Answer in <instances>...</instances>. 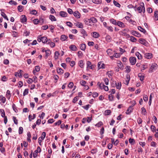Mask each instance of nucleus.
I'll return each instance as SVG.
<instances>
[{
  "label": "nucleus",
  "mask_w": 158,
  "mask_h": 158,
  "mask_svg": "<svg viewBox=\"0 0 158 158\" xmlns=\"http://www.w3.org/2000/svg\"><path fill=\"white\" fill-rule=\"evenodd\" d=\"M97 22V20H85V23L88 25L92 26L94 23Z\"/></svg>",
  "instance_id": "f257e3e1"
},
{
  "label": "nucleus",
  "mask_w": 158,
  "mask_h": 158,
  "mask_svg": "<svg viewBox=\"0 0 158 158\" xmlns=\"http://www.w3.org/2000/svg\"><path fill=\"white\" fill-rule=\"evenodd\" d=\"M139 42L145 46H147L148 44V42L146 40L143 38H140L139 39Z\"/></svg>",
  "instance_id": "f03ea898"
},
{
  "label": "nucleus",
  "mask_w": 158,
  "mask_h": 158,
  "mask_svg": "<svg viewBox=\"0 0 158 158\" xmlns=\"http://www.w3.org/2000/svg\"><path fill=\"white\" fill-rule=\"evenodd\" d=\"M41 151V149L38 146L37 147V150L35 151L33 154V156L34 158H35L37 156V153L38 152H40Z\"/></svg>",
  "instance_id": "7ed1b4c3"
},
{
  "label": "nucleus",
  "mask_w": 158,
  "mask_h": 158,
  "mask_svg": "<svg viewBox=\"0 0 158 158\" xmlns=\"http://www.w3.org/2000/svg\"><path fill=\"white\" fill-rule=\"evenodd\" d=\"M129 61L131 65H134L136 62V58L135 57H131L129 59Z\"/></svg>",
  "instance_id": "20e7f679"
},
{
  "label": "nucleus",
  "mask_w": 158,
  "mask_h": 158,
  "mask_svg": "<svg viewBox=\"0 0 158 158\" xmlns=\"http://www.w3.org/2000/svg\"><path fill=\"white\" fill-rule=\"evenodd\" d=\"M157 65L156 63H154L152 64L151 66V71L149 70V72H153V70H156L157 69Z\"/></svg>",
  "instance_id": "39448f33"
},
{
  "label": "nucleus",
  "mask_w": 158,
  "mask_h": 158,
  "mask_svg": "<svg viewBox=\"0 0 158 158\" xmlns=\"http://www.w3.org/2000/svg\"><path fill=\"white\" fill-rule=\"evenodd\" d=\"M87 69H93L94 68V66L93 65H92L91 63L88 61L87 62Z\"/></svg>",
  "instance_id": "423d86ee"
},
{
  "label": "nucleus",
  "mask_w": 158,
  "mask_h": 158,
  "mask_svg": "<svg viewBox=\"0 0 158 158\" xmlns=\"http://www.w3.org/2000/svg\"><path fill=\"white\" fill-rule=\"evenodd\" d=\"M135 105V103L134 104H133V105H131V106H130L127 110L126 111V113L127 114H129L131 113L132 112V107Z\"/></svg>",
  "instance_id": "0eeeda50"
},
{
  "label": "nucleus",
  "mask_w": 158,
  "mask_h": 158,
  "mask_svg": "<svg viewBox=\"0 0 158 158\" xmlns=\"http://www.w3.org/2000/svg\"><path fill=\"white\" fill-rule=\"evenodd\" d=\"M131 32V34L135 36H137L139 37L141 36V35L140 34L135 31H132Z\"/></svg>",
  "instance_id": "6e6552de"
},
{
  "label": "nucleus",
  "mask_w": 158,
  "mask_h": 158,
  "mask_svg": "<svg viewBox=\"0 0 158 158\" xmlns=\"http://www.w3.org/2000/svg\"><path fill=\"white\" fill-rule=\"evenodd\" d=\"M144 56L147 59H151L152 57V54L150 53H146L144 54Z\"/></svg>",
  "instance_id": "1a4fd4ad"
},
{
  "label": "nucleus",
  "mask_w": 158,
  "mask_h": 158,
  "mask_svg": "<svg viewBox=\"0 0 158 158\" xmlns=\"http://www.w3.org/2000/svg\"><path fill=\"white\" fill-rule=\"evenodd\" d=\"M105 64L103 63H102L101 62H99L98 63V69H104V68Z\"/></svg>",
  "instance_id": "9d476101"
},
{
  "label": "nucleus",
  "mask_w": 158,
  "mask_h": 158,
  "mask_svg": "<svg viewBox=\"0 0 158 158\" xmlns=\"http://www.w3.org/2000/svg\"><path fill=\"white\" fill-rule=\"evenodd\" d=\"M4 10L3 9H2L1 10V15L2 17H3L6 20H8V18L7 16L5 14V13L3 12Z\"/></svg>",
  "instance_id": "9b49d317"
},
{
  "label": "nucleus",
  "mask_w": 158,
  "mask_h": 158,
  "mask_svg": "<svg viewBox=\"0 0 158 158\" xmlns=\"http://www.w3.org/2000/svg\"><path fill=\"white\" fill-rule=\"evenodd\" d=\"M73 14L74 16L75 17L77 18H80V14L78 11H76L75 12H74Z\"/></svg>",
  "instance_id": "f8f14e48"
},
{
  "label": "nucleus",
  "mask_w": 158,
  "mask_h": 158,
  "mask_svg": "<svg viewBox=\"0 0 158 158\" xmlns=\"http://www.w3.org/2000/svg\"><path fill=\"white\" fill-rule=\"evenodd\" d=\"M92 33L93 37L95 38H98L100 36L99 34L97 32H93Z\"/></svg>",
  "instance_id": "ddd939ff"
},
{
  "label": "nucleus",
  "mask_w": 158,
  "mask_h": 158,
  "mask_svg": "<svg viewBox=\"0 0 158 158\" xmlns=\"http://www.w3.org/2000/svg\"><path fill=\"white\" fill-rule=\"evenodd\" d=\"M120 56V55L119 53H114L113 56H110V57L112 59H113L114 57L116 58L119 57Z\"/></svg>",
  "instance_id": "4468645a"
},
{
  "label": "nucleus",
  "mask_w": 158,
  "mask_h": 158,
  "mask_svg": "<svg viewBox=\"0 0 158 158\" xmlns=\"http://www.w3.org/2000/svg\"><path fill=\"white\" fill-rule=\"evenodd\" d=\"M41 41L44 43H45L48 42V40H47V38L45 36L42 37L41 36Z\"/></svg>",
  "instance_id": "2eb2a0df"
},
{
  "label": "nucleus",
  "mask_w": 158,
  "mask_h": 158,
  "mask_svg": "<svg viewBox=\"0 0 158 158\" xmlns=\"http://www.w3.org/2000/svg\"><path fill=\"white\" fill-rule=\"evenodd\" d=\"M27 140L28 142H31L30 138L31 137V134L29 131H28L27 133Z\"/></svg>",
  "instance_id": "dca6fc26"
},
{
  "label": "nucleus",
  "mask_w": 158,
  "mask_h": 158,
  "mask_svg": "<svg viewBox=\"0 0 158 158\" xmlns=\"http://www.w3.org/2000/svg\"><path fill=\"white\" fill-rule=\"evenodd\" d=\"M69 48L71 50L73 51H76L77 50V47L74 45H71L69 47Z\"/></svg>",
  "instance_id": "f3484780"
},
{
  "label": "nucleus",
  "mask_w": 158,
  "mask_h": 158,
  "mask_svg": "<svg viewBox=\"0 0 158 158\" xmlns=\"http://www.w3.org/2000/svg\"><path fill=\"white\" fill-rule=\"evenodd\" d=\"M75 25L80 28H82L83 27L82 23L80 22H76L75 23Z\"/></svg>",
  "instance_id": "a211bd4d"
},
{
  "label": "nucleus",
  "mask_w": 158,
  "mask_h": 158,
  "mask_svg": "<svg viewBox=\"0 0 158 158\" xmlns=\"http://www.w3.org/2000/svg\"><path fill=\"white\" fill-rule=\"evenodd\" d=\"M130 80V78L129 75H127L126 77V80L125 82L124 83L125 84L128 85L129 81Z\"/></svg>",
  "instance_id": "6ab92c4d"
},
{
  "label": "nucleus",
  "mask_w": 158,
  "mask_h": 158,
  "mask_svg": "<svg viewBox=\"0 0 158 158\" xmlns=\"http://www.w3.org/2000/svg\"><path fill=\"white\" fill-rule=\"evenodd\" d=\"M45 52L46 54L45 57L46 59H47L48 56H49L50 54L51 53V52L49 50H46Z\"/></svg>",
  "instance_id": "aec40b11"
},
{
  "label": "nucleus",
  "mask_w": 158,
  "mask_h": 158,
  "mask_svg": "<svg viewBox=\"0 0 158 158\" xmlns=\"http://www.w3.org/2000/svg\"><path fill=\"white\" fill-rule=\"evenodd\" d=\"M138 76L141 81H143L144 78V76L141 73H139L138 74Z\"/></svg>",
  "instance_id": "412c9836"
},
{
  "label": "nucleus",
  "mask_w": 158,
  "mask_h": 158,
  "mask_svg": "<svg viewBox=\"0 0 158 158\" xmlns=\"http://www.w3.org/2000/svg\"><path fill=\"white\" fill-rule=\"evenodd\" d=\"M138 29L141 32H143L144 34L146 33V31L141 26H139L138 27Z\"/></svg>",
  "instance_id": "4be33fe9"
},
{
  "label": "nucleus",
  "mask_w": 158,
  "mask_h": 158,
  "mask_svg": "<svg viewBox=\"0 0 158 158\" xmlns=\"http://www.w3.org/2000/svg\"><path fill=\"white\" fill-rule=\"evenodd\" d=\"M60 15L62 17H65L67 16V14L64 11H60Z\"/></svg>",
  "instance_id": "5701e85b"
},
{
  "label": "nucleus",
  "mask_w": 158,
  "mask_h": 158,
  "mask_svg": "<svg viewBox=\"0 0 158 158\" xmlns=\"http://www.w3.org/2000/svg\"><path fill=\"white\" fill-rule=\"evenodd\" d=\"M57 73L60 74H62L64 73V70L61 68H58L57 69Z\"/></svg>",
  "instance_id": "b1692460"
},
{
  "label": "nucleus",
  "mask_w": 158,
  "mask_h": 158,
  "mask_svg": "<svg viewBox=\"0 0 158 158\" xmlns=\"http://www.w3.org/2000/svg\"><path fill=\"white\" fill-rule=\"evenodd\" d=\"M135 55L137 57L138 59L139 60H141L142 58L141 55L138 52H135Z\"/></svg>",
  "instance_id": "393cba45"
},
{
  "label": "nucleus",
  "mask_w": 158,
  "mask_h": 158,
  "mask_svg": "<svg viewBox=\"0 0 158 158\" xmlns=\"http://www.w3.org/2000/svg\"><path fill=\"white\" fill-rule=\"evenodd\" d=\"M6 96V98L8 99H9L11 96V95L10 93V91L9 90H8L7 91Z\"/></svg>",
  "instance_id": "a878e982"
},
{
  "label": "nucleus",
  "mask_w": 158,
  "mask_h": 158,
  "mask_svg": "<svg viewBox=\"0 0 158 158\" xmlns=\"http://www.w3.org/2000/svg\"><path fill=\"white\" fill-rule=\"evenodd\" d=\"M81 33L82 34L83 36H87V34L86 31L84 29H82L81 31Z\"/></svg>",
  "instance_id": "bb28decb"
},
{
  "label": "nucleus",
  "mask_w": 158,
  "mask_h": 158,
  "mask_svg": "<svg viewBox=\"0 0 158 158\" xmlns=\"http://www.w3.org/2000/svg\"><path fill=\"white\" fill-rule=\"evenodd\" d=\"M79 65L81 68H83L84 67V64L83 63V61L82 60H80L79 62Z\"/></svg>",
  "instance_id": "cd10ccee"
},
{
  "label": "nucleus",
  "mask_w": 158,
  "mask_h": 158,
  "mask_svg": "<svg viewBox=\"0 0 158 158\" xmlns=\"http://www.w3.org/2000/svg\"><path fill=\"white\" fill-rule=\"evenodd\" d=\"M92 1L94 3L96 4H100L102 3L101 0H92Z\"/></svg>",
  "instance_id": "c85d7f7f"
},
{
  "label": "nucleus",
  "mask_w": 158,
  "mask_h": 158,
  "mask_svg": "<svg viewBox=\"0 0 158 158\" xmlns=\"http://www.w3.org/2000/svg\"><path fill=\"white\" fill-rule=\"evenodd\" d=\"M68 38V37L64 35H62L61 36L60 40L62 41L66 40Z\"/></svg>",
  "instance_id": "c756f323"
},
{
  "label": "nucleus",
  "mask_w": 158,
  "mask_h": 158,
  "mask_svg": "<svg viewBox=\"0 0 158 158\" xmlns=\"http://www.w3.org/2000/svg\"><path fill=\"white\" fill-rule=\"evenodd\" d=\"M117 24L120 27H125L124 24L120 21H118Z\"/></svg>",
  "instance_id": "7c9ffc66"
},
{
  "label": "nucleus",
  "mask_w": 158,
  "mask_h": 158,
  "mask_svg": "<svg viewBox=\"0 0 158 158\" xmlns=\"http://www.w3.org/2000/svg\"><path fill=\"white\" fill-rule=\"evenodd\" d=\"M86 47V45L85 44H83L81 45L80 48L81 50L85 51V49Z\"/></svg>",
  "instance_id": "2f4dec72"
},
{
  "label": "nucleus",
  "mask_w": 158,
  "mask_h": 158,
  "mask_svg": "<svg viewBox=\"0 0 158 158\" xmlns=\"http://www.w3.org/2000/svg\"><path fill=\"white\" fill-rule=\"evenodd\" d=\"M59 54V52L58 51H56L54 56V58L56 60L58 58Z\"/></svg>",
  "instance_id": "473e14b6"
},
{
  "label": "nucleus",
  "mask_w": 158,
  "mask_h": 158,
  "mask_svg": "<svg viewBox=\"0 0 158 158\" xmlns=\"http://www.w3.org/2000/svg\"><path fill=\"white\" fill-rule=\"evenodd\" d=\"M47 44H50L51 47L52 48H53L55 46V44L54 43L51 42L50 41H49V40Z\"/></svg>",
  "instance_id": "72a5a7b5"
},
{
  "label": "nucleus",
  "mask_w": 158,
  "mask_h": 158,
  "mask_svg": "<svg viewBox=\"0 0 158 158\" xmlns=\"http://www.w3.org/2000/svg\"><path fill=\"white\" fill-rule=\"evenodd\" d=\"M6 99L5 98L3 97L2 95L0 96V101H1L3 103H4L5 102Z\"/></svg>",
  "instance_id": "f704fd0d"
},
{
  "label": "nucleus",
  "mask_w": 158,
  "mask_h": 158,
  "mask_svg": "<svg viewBox=\"0 0 158 158\" xmlns=\"http://www.w3.org/2000/svg\"><path fill=\"white\" fill-rule=\"evenodd\" d=\"M112 50L110 49H108L106 51V52L109 56H110L112 54Z\"/></svg>",
  "instance_id": "c9c22d12"
},
{
  "label": "nucleus",
  "mask_w": 158,
  "mask_h": 158,
  "mask_svg": "<svg viewBox=\"0 0 158 158\" xmlns=\"http://www.w3.org/2000/svg\"><path fill=\"white\" fill-rule=\"evenodd\" d=\"M118 67L121 69H123V65L120 61L119 63H118Z\"/></svg>",
  "instance_id": "e433bc0d"
},
{
  "label": "nucleus",
  "mask_w": 158,
  "mask_h": 158,
  "mask_svg": "<svg viewBox=\"0 0 158 158\" xmlns=\"http://www.w3.org/2000/svg\"><path fill=\"white\" fill-rule=\"evenodd\" d=\"M23 6H19L18 7V10L19 12H21L23 11Z\"/></svg>",
  "instance_id": "4c0bfd02"
},
{
  "label": "nucleus",
  "mask_w": 158,
  "mask_h": 158,
  "mask_svg": "<svg viewBox=\"0 0 158 158\" xmlns=\"http://www.w3.org/2000/svg\"><path fill=\"white\" fill-rule=\"evenodd\" d=\"M142 113L144 115H146L147 114V111L146 109L143 107L141 108Z\"/></svg>",
  "instance_id": "58836bf2"
},
{
  "label": "nucleus",
  "mask_w": 158,
  "mask_h": 158,
  "mask_svg": "<svg viewBox=\"0 0 158 158\" xmlns=\"http://www.w3.org/2000/svg\"><path fill=\"white\" fill-rule=\"evenodd\" d=\"M0 111L2 117H4L6 116H5V112L2 109H0Z\"/></svg>",
  "instance_id": "ea45409f"
},
{
  "label": "nucleus",
  "mask_w": 158,
  "mask_h": 158,
  "mask_svg": "<svg viewBox=\"0 0 158 158\" xmlns=\"http://www.w3.org/2000/svg\"><path fill=\"white\" fill-rule=\"evenodd\" d=\"M142 69L141 70V72H143V71L148 68V67L147 65L145 64H143L142 66Z\"/></svg>",
  "instance_id": "a19ab883"
},
{
  "label": "nucleus",
  "mask_w": 158,
  "mask_h": 158,
  "mask_svg": "<svg viewBox=\"0 0 158 158\" xmlns=\"http://www.w3.org/2000/svg\"><path fill=\"white\" fill-rule=\"evenodd\" d=\"M12 108L13 110L16 113L18 112V110L16 108V107L14 104H13L12 106Z\"/></svg>",
  "instance_id": "79ce46f5"
},
{
  "label": "nucleus",
  "mask_w": 158,
  "mask_h": 158,
  "mask_svg": "<svg viewBox=\"0 0 158 158\" xmlns=\"http://www.w3.org/2000/svg\"><path fill=\"white\" fill-rule=\"evenodd\" d=\"M28 91H29L28 89H25L24 91V92L23 93V95L25 96L26 95H27L28 93Z\"/></svg>",
  "instance_id": "37998d69"
},
{
  "label": "nucleus",
  "mask_w": 158,
  "mask_h": 158,
  "mask_svg": "<svg viewBox=\"0 0 158 158\" xmlns=\"http://www.w3.org/2000/svg\"><path fill=\"white\" fill-rule=\"evenodd\" d=\"M111 113V110H106L105 112V115H109Z\"/></svg>",
  "instance_id": "c03bdc74"
},
{
  "label": "nucleus",
  "mask_w": 158,
  "mask_h": 158,
  "mask_svg": "<svg viewBox=\"0 0 158 158\" xmlns=\"http://www.w3.org/2000/svg\"><path fill=\"white\" fill-rule=\"evenodd\" d=\"M111 86L113 87H115L117 86V83L115 81H113L112 82Z\"/></svg>",
  "instance_id": "a18cd8bd"
},
{
  "label": "nucleus",
  "mask_w": 158,
  "mask_h": 158,
  "mask_svg": "<svg viewBox=\"0 0 158 158\" xmlns=\"http://www.w3.org/2000/svg\"><path fill=\"white\" fill-rule=\"evenodd\" d=\"M130 40L132 41V42H136V39L133 36H131L130 37Z\"/></svg>",
  "instance_id": "49530a36"
},
{
  "label": "nucleus",
  "mask_w": 158,
  "mask_h": 158,
  "mask_svg": "<svg viewBox=\"0 0 158 158\" xmlns=\"http://www.w3.org/2000/svg\"><path fill=\"white\" fill-rule=\"evenodd\" d=\"M23 129L22 127H20L19 129V134H22L23 133Z\"/></svg>",
  "instance_id": "de8ad7c7"
},
{
  "label": "nucleus",
  "mask_w": 158,
  "mask_h": 158,
  "mask_svg": "<svg viewBox=\"0 0 158 158\" xmlns=\"http://www.w3.org/2000/svg\"><path fill=\"white\" fill-rule=\"evenodd\" d=\"M114 96L111 94H110L108 96V98L109 100L110 101H113V100Z\"/></svg>",
  "instance_id": "09e8293b"
},
{
  "label": "nucleus",
  "mask_w": 158,
  "mask_h": 158,
  "mask_svg": "<svg viewBox=\"0 0 158 158\" xmlns=\"http://www.w3.org/2000/svg\"><path fill=\"white\" fill-rule=\"evenodd\" d=\"M46 136V133L44 132H42L41 136L40 138H41L42 139H44Z\"/></svg>",
  "instance_id": "8fccbe9b"
},
{
  "label": "nucleus",
  "mask_w": 158,
  "mask_h": 158,
  "mask_svg": "<svg viewBox=\"0 0 158 158\" xmlns=\"http://www.w3.org/2000/svg\"><path fill=\"white\" fill-rule=\"evenodd\" d=\"M106 39L107 41H108L110 42L111 40V37L109 35H107L106 37Z\"/></svg>",
  "instance_id": "3c124183"
},
{
  "label": "nucleus",
  "mask_w": 158,
  "mask_h": 158,
  "mask_svg": "<svg viewBox=\"0 0 158 158\" xmlns=\"http://www.w3.org/2000/svg\"><path fill=\"white\" fill-rule=\"evenodd\" d=\"M114 4L116 6L118 7H120V5L115 0L113 2Z\"/></svg>",
  "instance_id": "603ef678"
},
{
  "label": "nucleus",
  "mask_w": 158,
  "mask_h": 158,
  "mask_svg": "<svg viewBox=\"0 0 158 158\" xmlns=\"http://www.w3.org/2000/svg\"><path fill=\"white\" fill-rule=\"evenodd\" d=\"M121 83L120 82H119L118 83V85H117V86H116V88L117 89H120L121 88Z\"/></svg>",
  "instance_id": "864d4df0"
},
{
  "label": "nucleus",
  "mask_w": 158,
  "mask_h": 158,
  "mask_svg": "<svg viewBox=\"0 0 158 158\" xmlns=\"http://www.w3.org/2000/svg\"><path fill=\"white\" fill-rule=\"evenodd\" d=\"M12 35L13 37H17L18 36V33L15 31H13Z\"/></svg>",
  "instance_id": "5fc2aeb1"
},
{
  "label": "nucleus",
  "mask_w": 158,
  "mask_h": 158,
  "mask_svg": "<svg viewBox=\"0 0 158 158\" xmlns=\"http://www.w3.org/2000/svg\"><path fill=\"white\" fill-rule=\"evenodd\" d=\"M73 83L72 82H70L69 83L68 85V87L69 88L71 89L73 88Z\"/></svg>",
  "instance_id": "6e6d98bb"
},
{
  "label": "nucleus",
  "mask_w": 158,
  "mask_h": 158,
  "mask_svg": "<svg viewBox=\"0 0 158 158\" xmlns=\"http://www.w3.org/2000/svg\"><path fill=\"white\" fill-rule=\"evenodd\" d=\"M13 120L14 123L17 125L18 124V120L16 119V118L15 117H13Z\"/></svg>",
  "instance_id": "4d7b16f0"
},
{
  "label": "nucleus",
  "mask_w": 158,
  "mask_h": 158,
  "mask_svg": "<svg viewBox=\"0 0 158 158\" xmlns=\"http://www.w3.org/2000/svg\"><path fill=\"white\" fill-rule=\"evenodd\" d=\"M142 6H139L138 7L137 10L138 11L139 13H141L142 11Z\"/></svg>",
  "instance_id": "13d9d810"
},
{
  "label": "nucleus",
  "mask_w": 158,
  "mask_h": 158,
  "mask_svg": "<svg viewBox=\"0 0 158 158\" xmlns=\"http://www.w3.org/2000/svg\"><path fill=\"white\" fill-rule=\"evenodd\" d=\"M129 141L130 143L131 144L134 143L135 141V140L133 139L130 138L129 139Z\"/></svg>",
  "instance_id": "bf43d9fd"
},
{
  "label": "nucleus",
  "mask_w": 158,
  "mask_h": 158,
  "mask_svg": "<svg viewBox=\"0 0 158 158\" xmlns=\"http://www.w3.org/2000/svg\"><path fill=\"white\" fill-rule=\"evenodd\" d=\"M33 81V80L31 78H29L27 81V82L29 84H31L32 83Z\"/></svg>",
  "instance_id": "052dcab7"
},
{
  "label": "nucleus",
  "mask_w": 158,
  "mask_h": 158,
  "mask_svg": "<svg viewBox=\"0 0 158 158\" xmlns=\"http://www.w3.org/2000/svg\"><path fill=\"white\" fill-rule=\"evenodd\" d=\"M7 78L5 76L2 77L1 80L3 81H6L7 80Z\"/></svg>",
  "instance_id": "680f3d73"
},
{
  "label": "nucleus",
  "mask_w": 158,
  "mask_h": 158,
  "mask_svg": "<svg viewBox=\"0 0 158 158\" xmlns=\"http://www.w3.org/2000/svg\"><path fill=\"white\" fill-rule=\"evenodd\" d=\"M150 128L152 131L153 132H154L156 129L155 126L153 125L151 126Z\"/></svg>",
  "instance_id": "e2e57ef3"
},
{
  "label": "nucleus",
  "mask_w": 158,
  "mask_h": 158,
  "mask_svg": "<svg viewBox=\"0 0 158 158\" xmlns=\"http://www.w3.org/2000/svg\"><path fill=\"white\" fill-rule=\"evenodd\" d=\"M103 125L102 122L101 121L99 122L97 124H96L95 126L98 127H100Z\"/></svg>",
  "instance_id": "0e129e2a"
},
{
  "label": "nucleus",
  "mask_w": 158,
  "mask_h": 158,
  "mask_svg": "<svg viewBox=\"0 0 158 158\" xmlns=\"http://www.w3.org/2000/svg\"><path fill=\"white\" fill-rule=\"evenodd\" d=\"M156 143L154 141H152L151 143V146L156 147Z\"/></svg>",
  "instance_id": "69168bd1"
},
{
  "label": "nucleus",
  "mask_w": 158,
  "mask_h": 158,
  "mask_svg": "<svg viewBox=\"0 0 158 158\" xmlns=\"http://www.w3.org/2000/svg\"><path fill=\"white\" fill-rule=\"evenodd\" d=\"M143 99L145 102H147L148 99V97L147 95H144L143 97Z\"/></svg>",
  "instance_id": "338daca9"
},
{
  "label": "nucleus",
  "mask_w": 158,
  "mask_h": 158,
  "mask_svg": "<svg viewBox=\"0 0 158 158\" xmlns=\"http://www.w3.org/2000/svg\"><path fill=\"white\" fill-rule=\"evenodd\" d=\"M154 16L156 18H158V11L156 10L154 12Z\"/></svg>",
  "instance_id": "774afa93"
}]
</instances>
